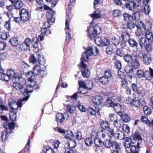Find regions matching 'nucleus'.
Wrapping results in <instances>:
<instances>
[{"mask_svg":"<svg viewBox=\"0 0 153 153\" xmlns=\"http://www.w3.org/2000/svg\"><path fill=\"white\" fill-rule=\"evenodd\" d=\"M88 36L91 39H94L95 43L99 46H107L109 45L110 42L106 38H102L97 34L100 33L101 29L99 26L97 25L94 26L90 25L88 29Z\"/></svg>","mask_w":153,"mask_h":153,"instance_id":"1","label":"nucleus"},{"mask_svg":"<svg viewBox=\"0 0 153 153\" xmlns=\"http://www.w3.org/2000/svg\"><path fill=\"white\" fill-rule=\"evenodd\" d=\"M19 82H14L13 86L14 88L16 90H20L21 92L25 96H29L30 93L33 91V89H37V88L33 85L31 86L27 84V81L20 76H18L17 79L14 80Z\"/></svg>","mask_w":153,"mask_h":153,"instance_id":"2","label":"nucleus"},{"mask_svg":"<svg viewBox=\"0 0 153 153\" xmlns=\"http://www.w3.org/2000/svg\"><path fill=\"white\" fill-rule=\"evenodd\" d=\"M41 71L40 67L38 65H36L33 69V71H29L25 73L26 77L28 78L27 84L30 86L33 85L37 88L38 86L36 85L37 83L34 81V79L35 75H37Z\"/></svg>","mask_w":153,"mask_h":153,"instance_id":"3","label":"nucleus"},{"mask_svg":"<svg viewBox=\"0 0 153 153\" xmlns=\"http://www.w3.org/2000/svg\"><path fill=\"white\" fill-rule=\"evenodd\" d=\"M107 149H110L111 151L116 153H120L122 148L121 144L117 141H112L110 139L106 143Z\"/></svg>","mask_w":153,"mask_h":153,"instance_id":"4","label":"nucleus"},{"mask_svg":"<svg viewBox=\"0 0 153 153\" xmlns=\"http://www.w3.org/2000/svg\"><path fill=\"white\" fill-rule=\"evenodd\" d=\"M92 47H88L85 50V52L82 56L81 58V60H83V62H86L88 60L89 57L90 56L92 55L95 56L98 53V50L96 48L93 50H95V52L92 51Z\"/></svg>","mask_w":153,"mask_h":153,"instance_id":"5","label":"nucleus"},{"mask_svg":"<svg viewBox=\"0 0 153 153\" xmlns=\"http://www.w3.org/2000/svg\"><path fill=\"white\" fill-rule=\"evenodd\" d=\"M30 96H25V97L22 99H18L17 102H16L13 101L9 103L10 108L13 111L17 110L18 107L21 108L22 106V102L24 101L27 100Z\"/></svg>","mask_w":153,"mask_h":153,"instance_id":"6","label":"nucleus"},{"mask_svg":"<svg viewBox=\"0 0 153 153\" xmlns=\"http://www.w3.org/2000/svg\"><path fill=\"white\" fill-rule=\"evenodd\" d=\"M67 18L66 20L65 23L66 28L65 29V31L66 34V41L68 42L70 41L71 37L70 36V29L69 28V25L68 22V20L69 21H70L72 18V15L70 13V11H69L67 12Z\"/></svg>","mask_w":153,"mask_h":153,"instance_id":"7","label":"nucleus"},{"mask_svg":"<svg viewBox=\"0 0 153 153\" xmlns=\"http://www.w3.org/2000/svg\"><path fill=\"white\" fill-rule=\"evenodd\" d=\"M128 141L127 140L125 143V145L126 147L129 148H130L131 153H139V151H140V145L141 144V142L139 143L138 142L137 143L136 145H131V144H133L132 143H127V142Z\"/></svg>","mask_w":153,"mask_h":153,"instance_id":"8","label":"nucleus"},{"mask_svg":"<svg viewBox=\"0 0 153 153\" xmlns=\"http://www.w3.org/2000/svg\"><path fill=\"white\" fill-rule=\"evenodd\" d=\"M108 140V139H107L104 142H103L100 139L96 138L94 140V143L95 145L93 146V149H94L95 151L96 152L98 148L102 147L104 146L106 148L107 147L105 144L107 142Z\"/></svg>","mask_w":153,"mask_h":153,"instance_id":"9","label":"nucleus"},{"mask_svg":"<svg viewBox=\"0 0 153 153\" xmlns=\"http://www.w3.org/2000/svg\"><path fill=\"white\" fill-rule=\"evenodd\" d=\"M95 108L94 109L92 107H88L87 110V114L91 116H94L95 117L96 116V114L98 116H100V108L98 106H95Z\"/></svg>","mask_w":153,"mask_h":153,"instance_id":"10","label":"nucleus"},{"mask_svg":"<svg viewBox=\"0 0 153 153\" xmlns=\"http://www.w3.org/2000/svg\"><path fill=\"white\" fill-rule=\"evenodd\" d=\"M141 3L140 0H134L133 1H130L126 4V8L129 10L134 11L136 6H139V4Z\"/></svg>","mask_w":153,"mask_h":153,"instance_id":"11","label":"nucleus"},{"mask_svg":"<svg viewBox=\"0 0 153 153\" xmlns=\"http://www.w3.org/2000/svg\"><path fill=\"white\" fill-rule=\"evenodd\" d=\"M80 66L83 68L82 72L83 76L86 78L89 77L90 74V72L89 69L87 68V65L85 64L84 62L82 60L81 61V62L80 63Z\"/></svg>","mask_w":153,"mask_h":153,"instance_id":"12","label":"nucleus"},{"mask_svg":"<svg viewBox=\"0 0 153 153\" xmlns=\"http://www.w3.org/2000/svg\"><path fill=\"white\" fill-rule=\"evenodd\" d=\"M130 140L131 143H132L133 144H135L136 142L137 143L138 142L140 143L139 141L141 140H142V138L139 132L137 131L130 137Z\"/></svg>","mask_w":153,"mask_h":153,"instance_id":"13","label":"nucleus"},{"mask_svg":"<svg viewBox=\"0 0 153 153\" xmlns=\"http://www.w3.org/2000/svg\"><path fill=\"white\" fill-rule=\"evenodd\" d=\"M19 14L21 20L24 22L28 21L29 16L28 12L26 9H22L20 11Z\"/></svg>","mask_w":153,"mask_h":153,"instance_id":"14","label":"nucleus"},{"mask_svg":"<svg viewBox=\"0 0 153 153\" xmlns=\"http://www.w3.org/2000/svg\"><path fill=\"white\" fill-rule=\"evenodd\" d=\"M130 97H128V101L129 103L131 105H133L136 107H139L140 106L141 104L140 100L137 97H135L132 99H130Z\"/></svg>","mask_w":153,"mask_h":153,"instance_id":"15","label":"nucleus"},{"mask_svg":"<svg viewBox=\"0 0 153 153\" xmlns=\"http://www.w3.org/2000/svg\"><path fill=\"white\" fill-rule=\"evenodd\" d=\"M142 101L143 103L142 104V105L143 106V110L144 114L146 115H150L152 113L151 109L146 105V103L144 99H143Z\"/></svg>","mask_w":153,"mask_h":153,"instance_id":"16","label":"nucleus"},{"mask_svg":"<svg viewBox=\"0 0 153 153\" xmlns=\"http://www.w3.org/2000/svg\"><path fill=\"white\" fill-rule=\"evenodd\" d=\"M103 102V98L102 96H95L93 99V102L94 106L99 107Z\"/></svg>","mask_w":153,"mask_h":153,"instance_id":"17","label":"nucleus"},{"mask_svg":"<svg viewBox=\"0 0 153 153\" xmlns=\"http://www.w3.org/2000/svg\"><path fill=\"white\" fill-rule=\"evenodd\" d=\"M16 125L14 123L11 122L9 123L8 122H5L3 125L4 127L6 130H10L12 131V130L15 127Z\"/></svg>","mask_w":153,"mask_h":153,"instance_id":"18","label":"nucleus"},{"mask_svg":"<svg viewBox=\"0 0 153 153\" xmlns=\"http://www.w3.org/2000/svg\"><path fill=\"white\" fill-rule=\"evenodd\" d=\"M153 77V70L151 68H149V71H146L144 72V78L149 80Z\"/></svg>","mask_w":153,"mask_h":153,"instance_id":"19","label":"nucleus"},{"mask_svg":"<svg viewBox=\"0 0 153 153\" xmlns=\"http://www.w3.org/2000/svg\"><path fill=\"white\" fill-rule=\"evenodd\" d=\"M65 117L64 114L59 113L56 115V120L58 122L60 123H63L65 120Z\"/></svg>","mask_w":153,"mask_h":153,"instance_id":"20","label":"nucleus"},{"mask_svg":"<svg viewBox=\"0 0 153 153\" xmlns=\"http://www.w3.org/2000/svg\"><path fill=\"white\" fill-rule=\"evenodd\" d=\"M7 74L10 78H13V81H14L15 79H17L18 76L15 71L12 69L8 70Z\"/></svg>","mask_w":153,"mask_h":153,"instance_id":"21","label":"nucleus"},{"mask_svg":"<svg viewBox=\"0 0 153 153\" xmlns=\"http://www.w3.org/2000/svg\"><path fill=\"white\" fill-rule=\"evenodd\" d=\"M139 44L140 46H138V48H137V50L139 51L141 50L143 46L147 44V41L146 39L143 37L141 38L139 40Z\"/></svg>","mask_w":153,"mask_h":153,"instance_id":"22","label":"nucleus"},{"mask_svg":"<svg viewBox=\"0 0 153 153\" xmlns=\"http://www.w3.org/2000/svg\"><path fill=\"white\" fill-rule=\"evenodd\" d=\"M107 130V135L109 139L111 140L113 137H115L116 135V133L113 128L110 127Z\"/></svg>","mask_w":153,"mask_h":153,"instance_id":"23","label":"nucleus"},{"mask_svg":"<svg viewBox=\"0 0 153 153\" xmlns=\"http://www.w3.org/2000/svg\"><path fill=\"white\" fill-rule=\"evenodd\" d=\"M42 152V153H55L54 150L48 145L44 146Z\"/></svg>","mask_w":153,"mask_h":153,"instance_id":"24","label":"nucleus"},{"mask_svg":"<svg viewBox=\"0 0 153 153\" xmlns=\"http://www.w3.org/2000/svg\"><path fill=\"white\" fill-rule=\"evenodd\" d=\"M100 126L103 130H107L110 127V124L106 120H102L100 123Z\"/></svg>","mask_w":153,"mask_h":153,"instance_id":"25","label":"nucleus"},{"mask_svg":"<svg viewBox=\"0 0 153 153\" xmlns=\"http://www.w3.org/2000/svg\"><path fill=\"white\" fill-rule=\"evenodd\" d=\"M135 69L138 68L140 66V64L136 56H134V59L130 63Z\"/></svg>","mask_w":153,"mask_h":153,"instance_id":"26","label":"nucleus"},{"mask_svg":"<svg viewBox=\"0 0 153 153\" xmlns=\"http://www.w3.org/2000/svg\"><path fill=\"white\" fill-rule=\"evenodd\" d=\"M66 107L67 111L70 114H73L76 110V106L68 104L66 105Z\"/></svg>","mask_w":153,"mask_h":153,"instance_id":"27","label":"nucleus"},{"mask_svg":"<svg viewBox=\"0 0 153 153\" xmlns=\"http://www.w3.org/2000/svg\"><path fill=\"white\" fill-rule=\"evenodd\" d=\"M123 58L124 61L128 63H130L133 59H134V56L132 55L126 54L123 56Z\"/></svg>","mask_w":153,"mask_h":153,"instance_id":"28","label":"nucleus"},{"mask_svg":"<svg viewBox=\"0 0 153 153\" xmlns=\"http://www.w3.org/2000/svg\"><path fill=\"white\" fill-rule=\"evenodd\" d=\"M91 15V17L94 19H100L101 17V11L99 9H97Z\"/></svg>","mask_w":153,"mask_h":153,"instance_id":"29","label":"nucleus"},{"mask_svg":"<svg viewBox=\"0 0 153 153\" xmlns=\"http://www.w3.org/2000/svg\"><path fill=\"white\" fill-rule=\"evenodd\" d=\"M115 100L113 96L108 98L106 100V105L108 107H112L114 104Z\"/></svg>","mask_w":153,"mask_h":153,"instance_id":"30","label":"nucleus"},{"mask_svg":"<svg viewBox=\"0 0 153 153\" xmlns=\"http://www.w3.org/2000/svg\"><path fill=\"white\" fill-rule=\"evenodd\" d=\"M128 42V44L130 47L132 48L135 47L137 49V48H138V44L134 39H130Z\"/></svg>","mask_w":153,"mask_h":153,"instance_id":"31","label":"nucleus"},{"mask_svg":"<svg viewBox=\"0 0 153 153\" xmlns=\"http://www.w3.org/2000/svg\"><path fill=\"white\" fill-rule=\"evenodd\" d=\"M145 35L149 42L151 43L153 42V35L152 32L147 31L146 32Z\"/></svg>","mask_w":153,"mask_h":153,"instance_id":"32","label":"nucleus"},{"mask_svg":"<svg viewBox=\"0 0 153 153\" xmlns=\"http://www.w3.org/2000/svg\"><path fill=\"white\" fill-rule=\"evenodd\" d=\"M9 134L7 130L3 131L1 133V138L3 141L7 140L9 137Z\"/></svg>","mask_w":153,"mask_h":153,"instance_id":"33","label":"nucleus"},{"mask_svg":"<svg viewBox=\"0 0 153 153\" xmlns=\"http://www.w3.org/2000/svg\"><path fill=\"white\" fill-rule=\"evenodd\" d=\"M125 135V134L123 132L118 131L116 133V135L115 137L116 139L121 140L124 138Z\"/></svg>","mask_w":153,"mask_h":153,"instance_id":"34","label":"nucleus"},{"mask_svg":"<svg viewBox=\"0 0 153 153\" xmlns=\"http://www.w3.org/2000/svg\"><path fill=\"white\" fill-rule=\"evenodd\" d=\"M37 58L38 61L39 63L42 65H44L45 64V61L42 56L41 54L39 53H37Z\"/></svg>","mask_w":153,"mask_h":153,"instance_id":"35","label":"nucleus"},{"mask_svg":"<svg viewBox=\"0 0 153 153\" xmlns=\"http://www.w3.org/2000/svg\"><path fill=\"white\" fill-rule=\"evenodd\" d=\"M70 100L71 103L77 105V104L80 103L79 101L77 100L78 96H67Z\"/></svg>","mask_w":153,"mask_h":153,"instance_id":"36","label":"nucleus"},{"mask_svg":"<svg viewBox=\"0 0 153 153\" xmlns=\"http://www.w3.org/2000/svg\"><path fill=\"white\" fill-rule=\"evenodd\" d=\"M121 37L123 41L125 42H127L130 39V35L127 32L123 33L121 36Z\"/></svg>","mask_w":153,"mask_h":153,"instance_id":"37","label":"nucleus"},{"mask_svg":"<svg viewBox=\"0 0 153 153\" xmlns=\"http://www.w3.org/2000/svg\"><path fill=\"white\" fill-rule=\"evenodd\" d=\"M114 110L117 113L120 112L122 110V107L121 105L118 103H114L112 106Z\"/></svg>","mask_w":153,"mask_h":153,"instance_id":"38","label":"nucleus"},{"mask_svg":"<svg viewBox=\"0 0 153 153\" xmlns=\"http://www.w3.org/2000/svg\"><path fill=\"white\" fill-rule=\"evenodd\" d=\"M11 45L14 46H17L19 44V40L17 37L12 38L10 40Z\"/></svg>","mask_w":153,"mask_h":153,"instance_id":"39","label":"nucleus"},{"mask_svg":"<svg viewBox=\"0 0 153 153\" xmlns=\"http://www.w3.org/2000/svg\"><path fill=\"white\" fill-rule=\"evenodd\" d=\"M70 140V141L68 142L67 143L66 146H65L74 149L76 145V141L74 140Z\"/></svg>","mask_w":153,"mask_h":153,"instance_id":"40","label":"nucleus"},{"mask_svg":"<svg viewBox=\"0 0 153 153\" xmlns=\"http://www.w3.org/2000/svg\"><path fill=\"white\" fill-rule=\"evenodd\" d=\"M74 137V134L71 130L68 131L65 135V138L69 140H72V138Z\"/></svg>","mask_w":153,"mask_h":153,"instance_id":"41","label":"nucleus"},{"mask_svg":"<svg viewBox=\"0 0 153 153\" xmlns=\"http://www.w3.org/2000/svg\"><path fill=\"white\" fill-rule=\"evenodd\" d=\"M142 59L143 63L147 65L150 64L151 62V58L148 56L147 54L145 55Z\"/></svg>","mask_w":153,"mask_h":153,"instance_id":"42","label":"nucleus"},{"mask_svg":"<svg viewBox=\"0 0 153 153\" xmlns=\"http://www.w3.org/2000/svg\"><path fill=\"white\" fill-rule=\"evenodd\" d=\"M98 138L104 139L106 137L105 132L103 130H101L98 132Z\"/></svg>","mask_w":153,"mask_h":153,"instance_id":"43","label":"nucleus"},{"mask_svg":"<svg viewBox=\"0 0 153 153\" xmlns=\"http://www.w3.org/2000/svg\"><path fill=\"white\" fill-rule=\"evenodd\" d=\"M99 81L100 82L104 85L107 84L109 81L107 78L104 76L100 77L99 79Z\"/></svg>","mask_w":153,"mask_h":153,"instance_id":"44","label":"nucleus"},{"mask_svg":"<svg viewBox=\"0 0 153 153\" xmlns=\"http://www.w3.org/2000/svg\"><path fill=\"white\" fill-rule=\"evenodd\" d=\"M111 41L113 44L115 46H118L120 42V39L115 37H112L111 39Z\"/></svg>","mask_w":153,"mask_h":153,"instance_id":"45","label":"nucleus"},{"mask_svg":"<svg viewBox=\"0 0 153 153\" xmlns=\"http://www.w3.org/2000/svg\"><path fill=\"white\" fill-rule=\"evenodd\" d=\"M9 113L10 120L12 121H15L16 118V113L13 111H10Z\"/></svg>","mask_w":153,"mask_h":153,"instance_id":"46","label":"nucleus"},{"mask_svg":"<svg viewBox=\"0 0 153 153\" xmlns=\"http://www.w3.org/2000/svg\"><path fill=\"white\" fill-rule=\"evenodd\" d=\"M140 120L143 123H145L150 126V124H151V122L149 120L148 118L145 116H141L140 118Z\"/></svg>","mask_w":153,"mask_h":153,"instance_id":"47","label":"nucleus"},{"mask_svg":"<svg viewBox=\"0 0 153 153\" xmlns=\"http://www.w3.org/2000/svg\"><path fill=\"white\" fill-rule=\"evenodd\" d=\"M23 4L21 1H16L14 4V6L17 9H20L23 6Z\"/></svg>","mask_w":153,"mask_h":153,"instance_id":"48","label":"nucleus"},{"mask_svg":"<svg viewBox=\"0 0 153 153\" xmlns=\"http://www.w3.org/2000/svg\"><path fill=\"white\" fill-rule=\"evenodd\" d=\"M64 149L65 153H76L75 150H74V149L66 146H65Z\"/></svg>","mask_w":153,"mask_h":153,"instance_id":"49","label":"nucleus"},{"mask_svg":"<svg viewBox=\"0 0 153 153\" xmlns=\"http://www.w3.org/2000/svg\"><path fill=\"white\" fill-rule=\"evenodd\" d=\"M92 139L91 137L86 138L85 140V143L86 145L88 146H91L93 143L92 140Z\"/></svg>","mask_w":153,"mask_h":153,"instance_id":"50","label":"nucleus"},{"mask_svg":"<svg viewBox=\"0 0 153 153\" xmlns=\"http://www.w3.org/2000/svg\"><path fill=\"white\" fill-rule=\"evenodd\" d=\"M124 71L126 73L130 74L132 72L133 70L132 67L131 65H128L125 68Z\"/></svg>","mask_w":153,"mask_h":153,"instance_id":"51","label":"nucleus"},{"mask_svg":"<svg viewBox=\"0 0 153 153\" xmlns=\"http://www.w3.org/2000/svg\"><path fill=\"white\" fill-rule=\"evenodd\" d=\"M78 83L80 88V89H83V90H86L87 89L86 81H78Z\"/></svg>","mask_w":153,"mask_h":153,"instance_id":"52","label":"nucleus"},{"mask_svg":"<svg viewBox=\"0 0 153 153\" xmlns=\"http://www.w3.org/2000/svg\"><path fill=\"white\" fill-rule=\"evenodd\" d=\"M41 31L42 33L45 35L47 36L51 33V31L49 29H48L46 27L42 28L41 30Z\"/></svg>","mask_w":153,"mask_h":153,"instance_id":"53","label":"nucleus"},{"mask_svg":"<svg viewBox=\"0 0 153 153\" xmlns=\"http://www.w3.org/2000/svg\"><path fill=\"white\" fill-rule=\"evenodd\" d=\"M127 27L130 29H134L136 27V25L132 21H130L127 23Z\"/></svg>","mask_w":153,"mask_h":153,"instance_id":"54","label":"nucleus"},{"mask_svg":"<svg viewBox=\"0 0 153 153\" xmlns=\"http://www.w3.org/2000/svg\"><path fill=\"white\" fill-rule=\"evenodd\" d=\"M8 37L7 33L5 31L0 32V37L3 40H6Z\"/></svg>","mask_w":153,"mask_h":153,"instance_id":"55","label":"nucleus"},{"mask_svg":"<svg viewBox=\"0 0 153 153\" xmlns=\"http://www.w3.org/2000/svg\"><path fill=\"white\" fill-rule=\"evenodd\" d=\"M115 68L118 69V70L121 69L122 67L121 63L119 60H116L114 63Z\"/></svg>","mask_w":153,"mask_h":153,"instance_id":"56","label":"nucleus"},{"mask_svg":"<svg viewBox=\"0 0 153 153\" xmlns=\"http://www.w3.org/2000/svg\"><path fill=\"white\" fill-rule=\"evenodd\" d=\"M53 129L55 131L58 133L62 134H65V133L66 131L61 128L57 127L56 128H54Z\"/></svg>","mask_w":153,"mask_h":153,"instance_id":"57","label":"nucleus"},{"mask_svg":"<svg viewBox=\"0 0 153 153\" xmlns=\"http://www.w3.org/2000/svg\"><path fill=\"white\" fill-rule=\"evenodd\" d=\"M122 130L124 131L125 133L127 134L129 133L130 131L129 127L126 124H124L123 125Z\"/></svg>","mask_w":153,"mask_h":153,"instance_id":"58","label":"nucleus"},{"mask_svg":"<svg viewBox=\"0 0 153 153\" xmlns=\"http://www.w3.org/2000/svg\"><path fill=\"white\" fill-rule=\"evenodd\" d=\"M137 77L139 78H144V72L142 70H138L137 71Z\"/></svg>","mask_w":153,"mask_h":153,"instance_id":"59","label":"nucleus"},{"mask_svg":"<svg viewBox=\"0 0 153 153\" xmlns=\"http://www.w3.org/2000/svg\"><path fill=\"white\" fill-rule=\"evenodd\" d=\"M147 54L145 53L143 51H141L139 52L137 55V58H138L140 59H143L145 55Z\"/></svg>","mask_w":153,"mask_h":153,"instance_id":"60","label":"nucleus"},{"mask_svg":"<svg viewBox=\"0 0 153 153\" xmlns=\"http://www.w3.org/2000/svg\"><path fill=\"white\" fill-rule=\"evenodd\" d=\"M86 85L87 89L89 90L91 89L93 87V84L92 82L90 80H88L86 81Z\"/></svg>","mask_w":153,"mask_h":153,"instance_id":"61","label":"nucleus"},{"mask_svg":"<svg viewBox=\"0 0 153 153\" xmlns=\"http://www.w3.org/2000/svg\"><path fill=\"white\" fill-rule=\"evenodd\" d=\"M10 78L7 75V74H2L1 75V79L2 80H3L6 81H8Z\"/></svg>","mask_w":153,"mask_h":153,"instance_id":"62","label":"nucleus"},{"mask_svg":"<svg viewBox=\"0 0 153 153\" xmlns=\"http://www.w3.org/2000/svg\"><path fill=\"white\" fill-rule=\"evenodd\" d=\"M98 132H96L95 131L93 130L92 131L90 134V137L94 140L96 138H98Z\"/></svg>","mask_w":153,"mask_h":153,"instance_id":"63","label":"nucleus"},{"mask_svg":"<svg viewBox=\"0 0 153 153\" xmlns=\"http://www.w3.org/2000/svg\"><path fill=\"white\" fill-rule=\"evenodd\" d=\"M132 17L133 19L137 21L139 20V19L140 17L139 13L138 12H134L132 14Z\"/></svg>","mask_w":153,"mask_h":153,"instance_id":"64","label":"nucleus"}]
</instances>
